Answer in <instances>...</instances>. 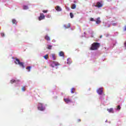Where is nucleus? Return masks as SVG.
Listing matches in <instances>:
<instances>
[{
  "instance_id": "f257e3e1",
  "label": "nucleus",
  "mask_w": 126,
  "mask_h": 126,
  "mask_svg": "<svg viewBox=\"0 0 126 126\" xmlns=\"http://www.w3.org/2000/svg\"><path fill=\"white\" fill-rule=\"evenodd\" d=\"M100 48V43L98 42H94L92 44V46L90 48L91 51H96L97 49Z\"/></svg>"
},
{
  "instance_id": "f03ea898",
  "label": "nucleus",
  "mask_w": 126,
  "mask_h": 126,
  "mask_svg": "<svg viewBox=\"0 0 126 126\" xmlns=\"http://www.w3.org/2000/svg\"><path fill=\"white\" fill-rule=\"evenodd\" d=\"M15 63L16 64H19L20 66H22L23 68L25 67L24 66V64L22 62H20V61H19V59H16V61L15 62Z\"/></svg>"
},
{
  "instance_id": "7ed1b4c3",
  "label": "nucleus",
  "mask_w": 126,
  "mask_h": 126,
  "mask_svg": "<svg viewBox=\"0 0 126 126\" xmlns=\"http://www.w3.org/2000/svg\"><path fill=\"white\" fill-rule=\"evenodd\" d=\"M95 7H98V8H100L101 7H103V4L101 2H97L96 5H94Z\"/></svg>"
},
{
  "instance_id": "20e7f679",
  "label": "nucleus",
  "mask_w": 126,
  "mask_h": 126,
  "mask_svg": "<svg viewBox=\"0 0 126 126\" xmlns=\"http://www.w3.org/2000/svg\"><path fill=\"white\" fill-rule=\"evenodd\" d=\"M38 110H39V111H44L45 110V107H43V104L38 103Z\"/></svg>"
},
{
  "instance_id": "39448f33",
  "label": "nucleus",
  "mask_w": 126,
  "mask_h": 126,
  "mask_svg": "<svg viewBox=\"0 0 126 126\" xmlns=\"http://www.w3.org/2000/svg\"><path fill=\"white\" fill-rule=\"evenodd\" d=\"M43 19H45V15H44V14L43 13H40V16L38 18V20H39V21H41V20H43Z\"/></svg>"
},
{
  "instance_id": "423d86ee",
  "label": "nucleus",
  "mask_w": 126,
  "mask_h": 126,
  "mask_svg": "<svg viewBox=\"0 0 126 126\" xmlns=\"http://www.w3.org/2000/svg\"><path fill=\"white\" fill-rule=\"evenodd\" d=\"M97 92L99 95H102V94H103V89L101 88L97 89Z\"/></svg>"
},
{
  "instance_id": "0eeeda50",
  "label": "nucleus",
  "mask_w": 126,
  "mask_h": 126,
  "mask_svg": "<svg viewBox=\"0 0 126 126\" xmlns=\"http://www.w3.org/2000/svg\"><path fill=\"white\" fill-rule=\"evenodd\" d=\"M64 101L66 104H68V103H70L71 102V99L68 98H64Z\"/></svg>"
},
{
  "instance_id": "6e6552de",
  "label": "nucleus",
  "mask_w": 126,
  "mask_h": 126,
  "mask_svg": "<svg viewBox=\"0 0 126 126\" xmlns=\"http://www.w3.org/2000/svg\"><path fill=\"white\" fill-rule=\"evenodd\" d=\"M63 27L65 29H68V28H70V24H68L67 25H64Z\"/></svg>"
},
{
  "instance_id": "1a4fd4ad",
  "label": "nucleus",
  "mask_w": 126,
  "mask_h": 126,
  "mask_svg": "<svg viewBox=\"0 0 126 126\" xmlns=\"http://www.w3.org/2000/svg\"><path fill=\"white\" fill-rule=\"evenodd\" d=\"M55 9H56L57 11H62V8H61V7L59 6H56Z\"/></svg>"
},
{
  "instance_id": "9d476101",
  "label": "nucleus",
  "mask_w": 126,
  "mask_h": 126,
  "mask_svg": "<svg viewBox=\"0 0 126 126\" xmlns=\"http://www.w3.org/2000/svg\"><path fill=\"white\" fill-rule=\"evenodd\" d=\"M44 38L45 39V40H47V41H50V40H51V39L50 38V36L48 35H45Z\"/></svg>"
},
{
  "instance_id": "9b49d317",
  "label": "nucleus",
  "mask_w": 126,
  "mask_h": 126,
  "mask_svg": "<svg viewBox=\"0 0 126 126\" xmlns=\"http://www.w3.org/2000/svg\"><path fill=\"white\" fill-rule=\"evenodd\" d=\"M96 24H100L101 23V21L100 20V18H97L96 21Z\"/></svg>"
},
{
  "instance_id": "f8f14e48",
  "label": "nucleus",
  "mask_w": 126,
  "mask_h": 126,
  "mask_svg": "<svg viewBox=\"0 0 126 126\" xmlns=\"http://www.w3.org/2000/svg\"><path fill=\"white\" fill-rule=\"evenodd\" d=\"M59 56H60V57H64V53H63V52L61 51V52L59 53Z\"/></svg>"
},
{
  "instance_id": "ddd939ff",
  "label": "nucleus",
  "mask_w": 126,
  "mask_h": 126,
  "mask_svg": "<svg viewBox=\"0 0 126 126\" xmlns=\"http://www.w3.org/2000/svg\"><path fill=\"white\" fill-rule=\"evenodd\" d=\"M109 113H114V109L113 108H110L107 109Z\"/></svg>"
},
{
  "instance_id": "4468645a",
  "label": "nucleus",
  "mask_w": 126,
  "mask_h": 126,
  "mask_svg": "<svg viewBox=\"0 0 126 126\" xmlns=\"http://www.w3.org/2000/svg\"><path fill=\"white\" fill-rule=\"evenodd\" d=\"M71 8L72 9H75L76 8V5H75V4H73L72 5Z\"/></svg>"
},
{
  "instance_id": "2eb2a0df",
  "label": "nucleus",
  "mask_w": 126,
  "mask_h": 126,
  "mask_svg": "<svg viewBox=\"0 0 126 126\" xmlns=\"http://www.w3.org/2000/svg\"><path fill=\"white\" fill-rule=\"evenodd\" d=\"M67 63H68V64H70V63H71V59H70V58H68L67 60Z\"/></svg>"
},
{
  "instance_id": "dca6fc26",
  "label": "nucleus",
  "mask_w": 126,
  "mask_h": 126,
  "mask_svg": "<svg viewBox=\"0 0 126 126\" xmlns=\"http://www.w3.org/2000/svg\"><path fill=\"white\" fill-rule=\"evenodd\" d=\"M12 22L13 24H17V21L15 19H13Z\"/></svg>"
},
{
  "instance_id": "f3484780",
  "label": "nucleus",
  "mask_w": 126,
  "mask_h": 126,
  "mask_svg": "<svg viewBox=\"0 0 126 126\" xmlns=\"http://www.w3.org/2000/svg\"><path fill=\"white\" fill-rule=\"evenodd\" d=\"M53 64L54 65H55V66H58V65H59V63H57V62H55V61H53Z\"/></svg>"
},
{
  "instance_id": "a211bd4d",
  "label": "nucleus",
  "mask_w": 126,
  "mask_h": 126,
  "mask_svg": "<svg viewBox=\"0 0 126 126\" xmlns=\"http://www.w3.org/2000/svg\"><path fill=\"white\" fill-rule=\"evenodd\" d=\"M31 68H32V67L30 66H29L27 67L26 69H27L28 70V71L29 72V71H30Z\"/></svg>"
},
{
  "instance_id": "6ab92c4d",
  "label": "nucleus",
  "mask_w": 126,
  "mask_h": 126,
  "mask_svg": "<svg viewBox=\"0 0 126 126\" xmlns=\"http://www.w3.org/2000/svg\"><path fill=\"white\" fill-rule=\"evenodd\" d=\"M75 91V89L73 88L71 90V93L73 94L74 93Z\"/></svg>"
},
{
  "instance_id": "aec40b11",
  "label": "nucleus",
  "mask_w": 126,
  "mask_h": 126,
  "mask_svg": "<svg viewBox=\"0 0 126 126\" xmlns=\"http://www.w3.org/2000/svg\"><path fill=\"white\" fill-rule=\"evenodd\" d=\"M44 58L45 60H47V59H49V55H48V54H47L44 56Z\"/></svg>"
},
{
  "instance_id": "412c9836",
  "label": "nucleus",
  "mask_w": 126,
  "mask_h": 126,
  "mask_svg": "<svg viewBox=\"0 0 126 126\" xmlns=\"http://www.w3.org/2000/svg\"><path fill=\"white\" fill-rule=\"evenodd\" d=\"M52 57L53 59V61H55V60H56V56L55 55V54H52Z\"/></svg>"
},
{
  "instance_id": "4be33fe9",
  "label": "nucleus",
  "mask_w": 126,
  "mask_h": 126,
  "mask_svg": "<svg viewBox=\"0 0 126 126\" xmlns=\"http://www.w3.org/2000/svg\"><path fill=\"white\" fill-rule=\"evenodd\" d=\"M14 82H16V81L15 80H11L10 81V83H11V84H13V83H14Z\"/></svg>"
},
{
  "instance_id": "5701e85b",
  "label": "nucleus",
  "mask_w": 126,
  "mask_h": 126,
  "mask_svg": "<svg viewBox=\"0 0 126 126\" xmlns=\"http://www.w3.org/2000/svg\"><path fill=\"white\" fill-rule=\"evenodd\" d=\"M23 9H28V6H26V5L23 6Z\"/></svg>"
},
{
  "instance_id": "b1692460",
  "label": "nucleus",
  "mask_w": 126,
  "mask_h": 126,
  "mask_svg": "<svg viewBox=\"0 0 126 126\" xmlns=\"http://www.w3.org/2000/svg\"><path fill=\"white\" fill-rule=\"evenodd\" d=\"M70 16L71 18H73V14L72 12L70 13Z\"/></svg>"
},
{
  "instance_id": "393cba45",
  "label": "nucleus",
  "mask_w": 126,
  "mask_h": 126,
  "mask_svg": "<svg viewBox=\"0 0 126 126\" xmlns=\"http://www.w3.org/2000/svg\"><path fill=\"white\" fill-rule=\"evenodd\" d=\"M52 47L53 46L52 45H49L47 49H48V50H51Z\"/></svg>"
},
{
  "instance_id": "a878e982",
  "label": "nucleus",
  "mask_w": 126,
  "mask_h": 126,
  "mask_svg": "<svg viewBox=\"0 0 126 126\" xmlns=\"http://www.w3.org/2000/svg\"><path fill=\"white\" fill-rule=\"evenodd\" d=\"M22 91H26V89H25V87H23L22 88Z\"/></svg>"
},
{
  "instance_id": "bb28decb",
  "label": "nucleus",
  "mask_w": 126,
  "mask_h": 126,
  "mask_svg": "<svg viewBox=\"0 0 126 126\" xmlns=\"http://www.w3.org/2000/svg\"><path fill=\"white\" fill-rule=\"evenodd\" d=\"M117 110H121V106L118 105L117 106Z\"/></svg>"
},
{
  "instance_id": "cd10ccee",
  "label": "nucleus",
  "mask_w": 126,
  "mask_h": 126,
  "mask_svg": "<svg viewBox=\"0 0 126 126\" xmlns=\"http://www.w3.org/2000/svg\"><path fill=\"white\" fill-rule=\"evenodd\" d=\"M42 11L44 13H47L48 12V10H43Z\"/></svg>"
},
{
  "instance_id": "c85d7f7f",
  "label": "nucleus",
  "mask_w": 126,
  "mask_h": 126,
  "mask_svg": "<svg viewBox=\"0 0 126 126\" xmlns=\"http://www.w3.org/2000/svg\"><path fill=\"white\" fill-rule=\"evenodd\" d=\"M90 21H95V20H94V18H91Z\"/></svg>"
},
{
  "instance_id": "c756f323",
  "label": "nucleus",
  "mask_w": 126,
  "mask_h": 126,
  "mask_svg": "<svg viewBox=\"0 0 126 126\" xmlns=\"http://www.w3.org/2000/svg\"><path fill=\"white\" fill-rule=\"evenodd\" d=\"M1 36H2V37H4V33L1 32Z\"/></svg>"
},
{
  "instance_id": "7c9ffc66",
  "label": "nucleus",
  "mask_w": 126,
  "mask_h": 126,
  "mask_svg": "<svg viewBox=\"0 0 126 126\" xmlns=\"http://www.w3.org/2000/svg\"><path fill=\"white\" fill-rule=\"evenodd\" d=\"M124 31H126V26H125Z\"/></svg>"
},
{
  "instance_id": "2f4dec72",
  "label": "nucleus",
  "mask_w": 126,
  "mask_h": 126,
  "mask_svg": "<svg viewBox=\"0 0 126 126\" xmlns=\"http://www.w3.org/2000/svg\"><path fill=\"white\" fill-rule=\"evenodd\" d=\"M113 26H115V25H117V24L114 23V24H113Z\"/></svg>"
},
{
  "instance_id": "473e14b6",
  "label": "nucleus",
  "mask_w": 126,
  "mask_h": 126,
  "mask_svg": "<svg viewBox=\"0 0 126 126\" xmlns=\"http://www.w3.org/2000/svg\"><path fill=\"white\" fill-rule=\"evenodd\" d=\"M78 122H81V120L78 119Z\"/></svg>"
},
{
  "instance_id": "72a5a7b5",
  "label": "nucleus",
  "mask_w": 126,
  "mask_h": 126,
  "mask_svg": "<svg viewBox=\"0 0 126 126\" xmlns=\"http://www.w3.org/2000/svg\"><path fill=\"white\" fill-rule=\"evenodd\" d=\"M51 66H52V67H54V66L52 64L51 65Z\"/></svg>"
},
{
  "instance_id": "f704fd0d",
  "label": "nucleus",
  "mask_w": 126,
  "mask_h": 126,
  "mask_svg": "<svg viewBox=\"0 0 126 126\" xmlns=\"http://www.w3.org/2000/svg\"><path fill=\"white\" fill-rule=\"evenodd\" d=\"M74 3H76V1H74Z\"/></svg>"
},
{
  "instance_id": "c9c22d12",
  "label": "nucleus",
  "mask_w": 126,
  "mask_h": 126,
  "mask_svg": "<svg viewBox=\"0 0 126 126\" xmlns=\"http://www.w3.org/2000/svg\"><path fill=\"white\" fill-rule=\"evenodd\" d=\"M100 38H102V35L100 36Z\"/></svg>"
}]
</instances>
